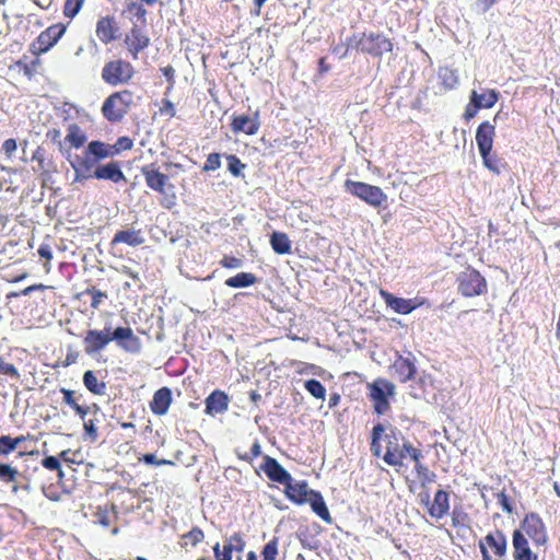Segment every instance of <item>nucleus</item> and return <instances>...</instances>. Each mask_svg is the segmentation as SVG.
<instances>
[{"mask_svg": "<svg viewBox=\"0 0 560 560\" xmlns=\"http://www.w3.org/2000/svg\"><path fill=\"white\" fill-rule=\"evenodd\" d=\"M396 394V386L382 377L368 384V397L373 402L374 412L378 416L385 415L389 408V398Z\"/></svg>", "mask_w": 560, "mask_h": 560, "instance_id": "1", "label": "nucleus"}, {"mask_svg": "<svg viewBox=\"0 0 560 560\" xmlns=\"http://www.w3.org/2000/svg\"><path fill=\"white\" fill-rule=\"evenodd\" d=\"M345 189L371 207L378 208L387 203V195L378 186L347 179Z\"/></svg>", "mask_w": 560, "mask_h": 560, "instance_id": "2", "label": "nucleus"}, {"mask_svg": "<svg viewBox=\"0 0 560 560\" xmlns=\"http://www.w3.org/2000/svg\"><path fill=\"white\" fill-rule=\"evenodd\" d=\"M132 102V94L128 90L115 92L103 103L102 113L104 117L113 122L120 121L127 114Z\"/></svg>", "mask_w": 560, "mask_h": 560, "instance_id": "3", "label": "nucleus"}, {"mask_svg": "<svg viewBox=\"0 0 560 560\" xmlns=\"http://www.w3.org/2000/svg\"><path fill=\"white\" fill-rule=\"evenodd\" d=\"M457 290L466 298H474L487 293L488 285L479 271L467 268L457 277Z\"/></svg>", "mask_w": 560, "mask_h": 560, "instance_id": "4", "label": "nucleus"}, {"mask_svg": "<svg viewBox=\"0 0 560 560\" xmlns=\"http://www.w3.org/2000/svg\"><path fill=\"white\" fill-rule=\"evenodd\" d=\"M133 75V67L125 60H112L104 65L102 79L112 86L127 83Z\"/></svg>", "mask_w": 560, "mask_h": 560, "instance_id": "5", "label": "nucleus"}, {"mask_svg": "<svg viewBox=\"0 0 560 560\" xmlns=\"http://www.w3.org/2000/svg\"><path fill=\"white\" fill-rule=\"evenodd\" d=\"M383 436L386 442L384 462L389 466H402L405 459V455L400 451V442L405 440L402 433L398 429L389 427L388 432L385 431Z\"/></svg>", "mask_w": 560, "mask_h": 560, "instance_id": "6", "label": "nucleus"}, {"mask_svg": "<svg viewBox=\"0 0 560 560\" xmlns=\"http://www.w3.org/2000/svg\"><path fill=\"white\" fill-rule=\"evenodd\" d=\"M358 48L373 57H381L384 52L392 51V42L383 34H363L358 43Z\"/></svg>", "mask_w": 560, "mask_h": 560, "instance_id": "7", "label": "nucleus"}, {"mask_svg": "<svg viewBox=\"0 0 560 560\" xmlns=\"http://www.w3.org/2000/svg\"><path fill=\"white\" fill-rule=\"evenodd\" d=\"M65 26L54 24L39 34L37 39L32 44L34 54H44L48 51L65 34Z\"/></svg>", "mask_w": 560, "mask_h": 560, "instance_id": "8", "label": "nucleus"}, {"mask_svg": "<svg viewBox=\"0 0 560 560\" xmlns=\"http://www.w3.org/2000/svg\"><path fill=\"white\" fill-rule=\"evenodd\" d=\"M109 342L116 341L118 347L130 353H138L141 350L140 339L133 334L130 327H117L108 332Z\"/></svg>", "mask_w": 560, "mask_h": 560, "instance_id": "9", "label": "nucleus"}, {"mask_svg": "<svg viewBox=\"0 0 560 560\" xmlns=\"http://www.w3.org/2000/svg\"><path fill=\"white\" fill-rule=\"evenodd\" d=\"M381 296L383 298L385 304L390 307L395 313L407 315L410 314L412 311L424 304V299H404L395 296L394 294L381 290L380 291Z\"/></svg>", "mask_w": 560, "mask_h": 560, "instance_id": "10", "label": "nucleus"}, {"mask_svg": "<svg viewBox=\"0 0 560 560\" xmlns=\"http://www.w3.org/2000/svg\"><path fill=\"white\" fill-rule=\"evenodd\" d=\"M109 331L110 326H105L103 330H88L83 339L84 352L90 357H94L95 354L104 350L106 346L109 343Z\"/></svg>", "mask_w": 560, "mask_h": 560, "instance_id": "11", "label": "nucleus"}, {"mask_svg": "<svg viewBox=\"0 0 560 560\" xmlns=\"http://www.w3.org/2000/svg\"><path fill=\"white\" fill-rule=\"evenodd\" d=\"M522 529L538 546H544L548 540L545 524L536 513H529L525 516L522 522Z\"/></svg>", "mask_w": 560, "mask_h": 560, "instance_id": "12", "label": "nucleus"}, {"mask_svg": "<svg viewBox=\"0 0 560 560\" xmlns=\"http://www.w3.org/2000/svg\"><path fill=\"white\" fill-rule=\"evenodd\" d=\"M260 469L266 474V476L275 482L285 485L289 481H292V476L288 470H285L279 462L269 456H264V463L260 465Z\"/></svg>", "mask_w": 560, "mask_h": 560, "instance_id": "13", "label": "nucleus"}, {"mask_svg": "<svg viewBox=\"0 0 560 560\" xmlns=\"http://www.w3.org/2000/svg\"><path fill=\"white\" fill-rule=\"evenodd\" d=\"M284 493L287 498L298 504L302 505L305 504L311 495V492H313V489L308 488V483L306 480L301 481H289V483H285Z\"/></svg>", "mask_w": 560, "mask_h": 560, "instance_id": "14", "label": "nucleus"}, {"mask_svg": "<svg viewBox=\"0 0 560 560\" xmlns=\"http://www.w3.org/2000/svg\"><path fill=\"white\" fill-rule=\"evenodd\" d=\"M119 27L113 16H103L96 23V36L103 44H109L118 38Z\"/></svg>", "mask_w": 560, "mask_h": 560, "instance_id": "15", "label": "nucleus"}, {"mask_svg": "<svg viewBox=\"0 0 560 560\" xmlns=\"http://www.w3.org/2000/svg\"><path fill=\"white\" fill-rule=\"evenodd\" d=\"M231 126L232 130L236 133L244 132L248 136L256 135L260 127L258 110L255 112L253 117L247 115L234 116Z\"/></svg>", "mask_w": 560, "mask_h": 560, "instance_id": "16", "label": "nucleus"}, {"mask_svg": "<svg viewBox=\"0 0 560 560\" xmlns=\"http://www.w3.org/2000/svg\"><path fill=\"white\" fill-rule=\"evenodd\" d=\"M512 545L514 548V560H538L529 548L528 540L521 529H515L512 535Z\"/></svg>", "mask_w": 560, "mask_h": 560, "instance_id": "17", "label": "nucleus"}, {"mask_svg": "<svg viewBox=\"0 0 560 560\" xmlns=\"http://www.w3.org/2000/svg\"><path fill=\"white\" fill-rule=\"evenodd\" d=\"M125 43L136 59L138 54L149 46L150 38L142 32L140 26L133 25L130 33L126 36Z\"/></svg>", "mask_w": 560, "mask_h": 560, "instance_id": "18", "label": "nucleus"}, {"mask_svg": "<svg viewBox=\"0 0 560 560\" xmlns=\"http://www.w3.org/2000/svg\"><path fill=\"white\" fill-rule=\"evenodd\" d=\"M245 548V541L240 534L232 535L228 541L223 545V550H220V544L217 542L213 547L214 556L217 560H231L232 552H242Z\"/></svg>", "mask_w": 560, "mask_h": 560, "instance_id": "19", "label": "nucleus"}, {"mask_svg": "<svg viewBox=\"0 0 560 560\" xmlns=\"http://www.w3.org/2000/svg\"><path fill=\"white\" fill-rule=\"evenodd\" d=\"M93 176L96 179L110 180L113 183H119L126 180L120 165L118 162H109L107 164H100L95 167Z\"/></svg>", "mask_w": 560, "mask_h": 560, "instance_id": "20", "label": "nucleus"}, {"mask_svg": "<svg viewBox=\"0 0 560 560\" xmlns=\"http://www.w3.org/2000/svg\"><path fill=\"white\" fill-rule=\"evenodd\" d=\"M494 133V126L489 121H483L478 126L476 131V143L480 154L491 152Z\"/></svg>", "mask_w": 560, "mask_h": 560, "instance_id": "21", "label": "nucleus"}, {"mask_svg": "<svg viewBox=\"0 0 560 560\" xmlns=\"http://www.w3.org/2000/svg\"><path fill=\"white\" fill-rule=\"evenodd\" d=\"M206 413L214 416L223 413L229 407V397L222 390H213L205 400Z\"/></svg>", "mask_w": 560, "mask_h": 560, "instance_id": "22", "label": "nucleus"}, {"mask_svg": "<svg viewBox=\"0 0 560 560\" xmlns=\"http://www.w3.org/2000/svg\"><path fill=\"white\" fill-rule=\"evenodd\" d=\"M145 242L142 230L138 229H127L118 231L112 242L110 245L115 246L117 244H127L129 246L136 247L140 246Z\"/></svg>", "mask_w": 560, "mask_h": 560, "instance_id": "23", "label": "nucleus"}, {"mask_svg": "<svg viewBox=\"0 0 560 560\" xmlns=\"http://www.w3.org/2000/svg\"><path fill=\"white\" fill-rule=\"evenodd\" d=\"M172 404V390L168 387L158 389L150 402L151 411L156 416H163Z\"/></svg>", "mask_w": 560, "mask_h": 560, "instance_id": "24", "label": "nucleus"}, {"mask_svg": "<svg viewBox=\"0 0 560 560\" xmlns=\"http://www.w3.org/2000/svg\"><path fill=\"white\" fill-rule=\"evenodd\" d=\"M142 174L149 188L160 194H165V187L168 183L167 175L161 173L159 170H155L152 166L143 167Z\"/></svg>", "mask_w": 560, "mask_h": 560, "instance_id": "25", "label": "nucleus"}, {"mask_svg": "<svg viewBox=\"0 0 560 560\" xmlns=\"http://www.w3.org/2000/svg\"><path fill=\"white\" fill-rule=\"evenodd\" d=\"M393 370L397 374L400 382L405 383L415 377V374L417 372V368L415 365V362L411 358V354L409 357H399L393 364Z\"/></svg>", "mask_w": 560, "mask_h": 560, "instance_id": "26", "label": "nucleus"}, {"mask_svg": "<svg viewBox=\"0 0 560 560\" xmlns=\"http://www.w3.org/2000/svg\"><path fill=\"white\" fill-rule=\"evenodd\" d=\"M312 509V511L320 517L325 523L331 524L332 517L329 513V510L326 505V502L324 500V497L319 491L314 490L311 492V495L307 500V502Z\"/></svg>", "mask_w": 560, "mask_h": 560, "instance_id": "27", "label": "nucleus"}, {"mask_svg": "<svg viewBox=\"0 0 560 560\" xmlns=\"http://www.w3.org/2000/svg\"><path fill=\"white\" fill-rule=\"evenodd\" d=\"M487 546H489L494 555L499 558H502L506 553L508 540L502 530L497 529L494 533H489L486 535L482 540Z\"/></svg>", "mask_w": 560, "mask_h": 560, "instance_id": "28", "label": "nucleus"}, {"mask_svg": "<svg viewBox=\"0 0 560 560\" xmlns=\"http://www.w3.org/2000/svg\"><path fill=\"white\" fill-rule=\"evenodd\" d=\"M450 510L448 493L444 490H438L433 503L429 506V514L440 520L444 517Z\"/></svg>", "mask_w": 560, "mask_h": 560, "instance_id": "29", "label": "nucleus"}, {"mask_svg": "<svg viewBox=\"0 0 560 560\" xmlns=\"http://www.w3.org/2000/svg\"><path fill=\"white\" fill-rule=\"evenodd\" d=\"M471 102L476 103L479 108H491L498 102L499 93L495 90H485L481 93L474 90L470 93Z\"/></svg>", "mask_w": 560, "mask_h": 560, "instance_id": "30", "label": "nucleus"}, {"mask_svg": "<svg viewBox=\"0 0 560 560\" xmlns=\"http://www.w3.org/2000/svg\"><path fill=\"white\" fill-rule=\"evenodd\" d=\"M88 153L93 155L98 162L108 158H114L110 144L100 140H93L88 143Z\"/></svg>", "mask_w": 560, "mask_h": 560, "instance_id": "31", "label": "nucleus"}, {"mask_svg": "<svg viewBox=\"0 0 560 560\" xmlns=\"http://www.w3.org/2000/svg\"><path fill=\"white\" fill-rule=\"evenodd\" d=\"M270 245L275 253L285 255L291 253L292 243L283 232H273L270 235Z\"/></svg>", "mask_w": 560, "mask_h": 560, "instance_id": "32", "label": "nucleus"}, {"mask_svg": "<svg viewBox=\"0 0 560 560\" xmlns=\"http://www.w3.org/2000/svg\"><path fill=\"white\" fill-rule=\"evenodd\" d=\"M82 382L85 388L94 394V395H105L106 394V383L100 382L95 375V373L91 370L84 372Z\"/></svg>", "mask_w": 560, "mask_h": 560, "instance_id": "33", "label": "nucleus"}, {"mask_svg": "<svg viewBox=\"0 0 560 560\" xmlns=\"http://www.w3.org/2000/svg\"><path fill=\"white\" fill-rule=\"evenodd\" d=\"M86 133L77 124H71L68 127L65 142L69 143L70 147L80 149L86 142Z\"/></svg>", "mask_w": 560, "mask_h": 560, "instance_id": "34", "label": "nucleus"}, {"mask_svg": "<svg viewBox=\"0 0 560 560\" xmlns=\"http://www.w3.org/2000/svg\"><path fill=\"white\" fill-rule=\"evenodd\" d=\"M257 282V278L250 272H240L225 280V285L229 288H248Z\"/></svg>", "mask_w": 560, "mask_h": 560, "instance_id": "35", "label": "nucleus"}, {"mask_svg": "<svg viewBox=\"0 0 560 560\" xmlns=\"http://www.w3.org/2000/svg\"><path fill=\"white\" fill-rule=\"evenodd\" d=\"M65 154L67 160H72L75 164L91 173L93 168L95 170V167L100 165V162L96 159H94L93 155H90L86 149H84L83 155L72 154L69 151H66Z\"/></svg>", "mask_w": 560, "mask_h": 560, "instance_id": "36", "label": "nucleus"}, {"mask_svg": "<svg viewBox=\"0 0 560 560\" xmlns=\"http://www.w3.org/2000/svg\"><path fill=\"white\" fill-rule=\"evenodd\" d=\"M385 433V425L381 422L376 423L371 433V452L374 456L380 457L382 454L381 440Z\"/></svg>", "mask_w": 560, "mask_h": 560, "instance_id": "37", "label": "nucleus"}, {"mask_svg": "<svg viewBox=\"0 0 560 560\" xmlns=\"http://www.w3.org/2000/svg\"><path fill=\"white\" fill-rule=\"evenodd\" d=\"M439 79L445 90H452L458 84V75L456 71L448 67L440 68Z\"/></svg>", "mask_w": 560, "mask_h": 560, "instance_id": "38", "label": "nucleus"}, {"mask_svg": "<svg viewBox=\"0 0 560 560\" xmlns=\"http://www.w3.org/2000/svg\"><path fill=\"white\" fill-rule=\"evenodd\" d=\"M125 12L137 18L143 25L147 24V10L144 9L142 2L139 3L135 0H126Z\"/></svg>", "mask_w": 560, "mask_h": 560, "instance_id": "39", "label": "nucleus"}, {"mask_svg": "<svg viewBox=\"0 0 560 560\" xmlns=\"http://www.w3.org/2000/svg\"><path fill=\"white\" fill-rule=\"evenodd\" d=\"M304 387L313 397L317 399H325L326 388L319 381L315 378L307 380L304 383Z\"/></svg>", "mask_w": 560, "mask_h": 560, "instance_id": "40", "label": "nucleus"}, {"mask_svg": "<svg viewBox=\"0 0 560 560\" xmlns=\"http://www.w3.org/2000/svg\"><path fill=\"white\" fill-rule=\"evenodd\" d=\"M228 171L235 177L243 176L246 165L234 154L226 155Z\"/></svg>", "mask_w": 560, "mask_h": 560, "instance_id": "41", "label": "nucleus"}, {"mask_svg": "<svg viewBox=\"0 0 560 560\" xmlns=\"http://www.w3.org/2000/svg\"><path fill=\"white\" fill-rule=\"evenodd\" d=\"M482 158L483 165L494 174H500L501 172V161L495 154H491V152H486L480 154Z\"/></svg>", "mask_w": 560, "mask_h": 560, "instance_id": "42", "label": "nucleus"}, {"mask_svg": "<svg viewBox=\"0 0 560 560\" xmlns=\"http://www.w3.org/2000/svg\"><path fill=\"white\" fill-rule=\"evenodd\" d=\"M205 538L203 532L199 527H192L191 530L182 536L183 545L197 546Z\"/></svg>", "mask_w": 560, "mask_h": 560, "instance_id": "43", "label": "nucleus"}, {"mask_svg": "<svg viewBox=\"0 0 560 560\" xmlns=\"http://www.w3.org/2000/svg\"><path fill=\"white\" fill-rule=\"evenodd\" d=\"M19 471L15 467L10 464H4L0 462V480L3 482H13L15 481Z\"/></svg>", "mask_w": 560, "mask_h": 560, "instance_id": "44", "label": "nucleus"}, {"mask_svg": "<svg viewBox=\"0 0 560 560\" xmlns=\"http://www.w3.org/2000/svg\"><path fill=\"white\" fill-rule=\"evenodd\" d=\"M278 555V538L273 537L261 551L262 560H275Z\"/></svg>", "mask_w": 560, "mask_h": 560, "instance_id": "45", "label": "nucleus"}, {"mask_svg": "<svg viewBox=\"0 0 560 560\" xmlns=\"http://www.w3.org/2000/svg\"><path fill=\"white\" fill-rule=\"evenodd\" d=\"M84 0H66L63 13L67 18H74L81 10Z\"/></svg>", "mask_w": 560, "mask_h": 560, "instance_id": "46", "label": "nucleus"}, {"mask_svg": "<svg viewBox=\"0 0 560 560\" xmlns=\"http://www.w3.org/2000/svg\"><path fill=\"white\" fill-rule=\"evenodd\" d=\"M401 454L405 455V458L409 456L415 463H419V460L422 458L421 451L418 448H415L409 442L405 441L400 445Z\"/></svg>", "mask_w": 560, "mask_h": 560, "instance_id": "47", "label": "nucleus"}, {"mask_svg": "<svg viewBox=\"0 0 560 560\" xmlns=\"http://www.w3.org/2000/svg\"><path fill=\"white\" fill-rule=\"evenodd\" d=\"M133 145L129 137H119L114 144H110L113 155L119 154L121 151L130 150Z\"/></svg>", "mask_w": 560, "mask_h": 560, "instance_id": "48", "label": "nucleus"}, {"mask_svg": "<svg viewBox=\"0 0 560 560\" xmlns=\"http://www.w3.org/2000/svg\"><path fill=\"white\" fill-rule=\"evenodd\" d=\"M221 166V155L219 153H210L202 167L203 172H213Z\"/></svg>", "mask_w": 560, "mask_h": 560, "instance_id": "49", "label": "nucleus"}, {"mask_svg": "<svg viewBox=\"0 0 560 560\" xmlns=\"http://www.w3.org/2000/svg\"><path fill=\"white\" fill-rule=\"evenodd\" d=\"M68 162L74 171V182H83L90 178H94L93 173L85 171L83 167L75 164L72 160H68Z\"/></svg>", "mask_w": 560, "mask_h": 560, "instance_id": "50", "label": "nucleus"}, {"mask_svg": "<svg viewBox=\"0 0 560 560\" xmlns=\"http://www.w3.org/2000/svg\"><path fill=\"white\" fill-rule=\"evenodd\" d=\"M261 455V445L259 443L258 440H256L252 447H250V453L247 454H237V457L242 460H245L247 463H252V460L255 458V457H258Z\"/></svg>", "mask_w": 560, "mask_h": 560, "instance_id": "51", "label": "nucleus"}, {"mask_svg": "<svg viewBox=\"0 0 560 560\" xmlns=\"http://www.w3.org/2000/svg\"><path fill=\"white\" fill-rule=\"evenodd\" d=\"M13 442H11L10 435H1L0 436V456H7L12 453L15 448L13 446Z\"/></svg>", "mask_w": 560, "mask_h": 560, "instance_id": "52", "label": "nucleus"}, {"mask_svg": "<svg viewBox=\"0 0 560 560\" xmlns=\"http://www.w3.org/2000/svg\"><path fill=\"white\" fill-rule=\"evenodd\" d=\"M220 265L228 269H238L243 266V260L234 256H224Z\"/></svg>", "mask_w": 560, "mask_h": 560, "instance_id": "53", "label": "nucleus"}, {"mask_svg": "<svg viewBox=\"0 0 560 560\" xmlns=\"http://www.w3.org/2000/svg\"><path fill=\"white\" fill-rule=\"evenodd\" d=\"M42 465L44 468H46L48 470H58L60 472V475H62L60 462H59L58 457H56V456H51V455L46 456L42 460Z\"/></svg>", "mask_w": 560, "mask_h": 560, "instance_id": "54", "label": "nucleus"}, {"mask_svg": "<svg viewBox=\"0 0 560 560\" xmlns=\"http://www.w3.org/2000/svg\"><path fill=\"white\" fill-rule=\"evenodd\" d=\"M0 374H4V375H8L13 378L20 377V373H19L18 369L13 364L4 362L1 358H0Z\"/></svg>", "mask_w": 560, "mask_h": 560, "instance_id": "55", "label": "nucleus"}, {"mask_svg": "<svg viewBox=\"0 0 560 560\" xmlns=\"http://www.w3.org/2000/svg\"><path fill=\"white\" fill-rule=\"evenodd\" d=\"M88 293L92 296L91 306L97 308L102 303L103 299L107 298V294L101 290L92 288L88 290Z\"/></svg>", "mask_w": 560, "mask_h": 560, "instance_id": "56", "label": "nucleus"}, {"mask_svg": "<svg viewBox=\"0 0 560 560\" xmlns=\"http://www.w3.org/2000/svg\"><path fill=\"white\" fill-rule=\"evenodd\" d=\"M141 462H143L145 465H155V466L172 464V462L167 460V459H158L153 453L144 454L141 458Z\"/></svg>", "mask_w": 560, "mask_h": 560, "instance_id": "57", "label": "nucleus"}, {"mask_svg": "<svg viewBox=\"0 0 560 560\" xmlns=\"http://www.w3.org/2000/svg\"><path fill=\"white\" fill-rule=\"evenodd\" d=\"M498 497V503L501 505L502 510L508 513H513V505L509 499V497L502 491L497 494Z\"/></svg>", "mask_w": 560, "mask_h": 560, "instance_id": "58", "label": "nucleus"}, {"mask_svg": "<svg viewBox=\"0 0 560 560\" xmlns=\"http://www.w3.org/2000/svg\"><path fill=\"white\" fill-rule=\"evenodd\" d=\"M85 434L91 439L92 442L97 439V429L93 420L84 421L83 424Z\"/></svg>", "mask_w": 560, "mask_h": 560, "instance_id": "59", "label": "nucleus"}, {"mask_svg": "<svg viewBox=\"0 0 560 560\" xmlns=\"http://www.w3.org/2000/svg\"><path fill=\"white\" fill-rule=\"evenodd\" d=\"M479 109H480L479 106L476 103H472L471 97L469 96V103L466 106V109L464 113V118L466 120H470L471 118H474L477 115Z\"/></svg>", "mask_w": 560, "mask_h": 560, "instance_id": "60", "label": "nucleus"}, {"mask_svg": "<svg viewBox=\"0 0 560 560\" xmlns=\"http://www.w3.org/2000/svg\"><path fill=\"white\" fill-rule=\"evenodd\" d=\"M60 392L63 395V402L73 409V406L78 405L74 399V392L68 388H61Z\"/></svg>", "mask_w": 560, "mask_h": 560, "instance_id": "61", "label": "nucleus"}, {"mask_svg": "<svg viewBox=\"0 0 560 560\" xmlns=\"http://www.w3.org/2000/svg\"><path fill=\"white\" fill-rule=\"evenodd\" d=\"M45 289H46V287L44 284H42V283L32 284V285L23 289L20 293H11V296H20V295L27 296V295H30L34 291H42V290H45Z\"/></svg>", "mask_w": 560, "mask_h": 560, "instance_id": "62", "label": "nucleus"}, {"mask_svg": "<svg viewBox=\"0 0 560 560\" xmlns=\"http://www.w3.org/2000/svg\"><path fill=\"white\" fill-rule=\"evenodd\" d=\"M16 141L15 139H7L3 143H2V150L4 151V153L8 155V156H11L15 151H16Z\"/></svg>", "mask_w": 560, "mask_h": 560, "instance_id": "63", "label": "nucleus"}, {"mask_svg": "<svg viewBox=\"0 0 560 560\" xmlns=\"http://www.w3.org/2000/svg\"><path fill=\"white\" fill-rule=\"evenodd\" d=\"M39 257L50 260L52 258V250L48 244H42L37 250Z\"/></svg>", "mask_w": 560, "mask_h": 560, "instance_id": "64", "label": "nucleus"}]
</instances>
